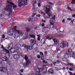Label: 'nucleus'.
I'll use <instances>...</instances> for the list:
<instances>
[{"label":"nucleus","mask_w":75,"mask_h":75,"mask_svg":"<svg viewBox=\"0 0 75 75\" xmlns=\"http://www.w3.org/2000/svg\"><path fill=\"white\" fill-rule=\"evenodd\" d=\"M1 47H1L2 48H4V46H3V45H2Z\"/></svg>","instance_id":"obj_63"},{"label":"nucleus","mask_w":75,"mask_h":75,"mask_svg":"<svg viewBox=\"0 0 75 75\" xmlns=\"http://www.w3.org/2000/svg\"><path fill=\"white\" fill-rule=\"evenodd\" d=\"M68 73H69V74L70 75H73V74L70 71H69Z\"/></svg>","instance_id":"obj_36"},{"label":"nucleus","mask_w":75,"mask_h":75,"mask_svg":"<svg viewBox=\"0 0 75 75\" xmlns=\"http://www.w3.org/2000/svg\"><path fill=\"white\" fill-rule=\"evenodd\" d=\"M10 51L11 52V53H15L16 52V49L14 48L13 47L11 48L10 50Z\"/></svg>","instance_id":"obj_14"},{"label":"nucleus","mask_w":75,"mask_h":75,"mask_svg":"<svg viewBox=\"0 0 75 75\" xmlns=\"http://www.w3.org/2000/svg\"><path fill=\"white\" fill-rule=\"evenodd\" d=\"M40 55L42 56L44 55V53H43V52H40Z\"/></svg>","instance_id":"obj_33"},{"label":"nucleus","mask_w":75,"mask_h":75,"mask_svg":"<svg viewBox=\"0 0 75 75\" xmlns=\"http://www.w3.org/2000/svg\"><path fill=\"white\" fill-rule=\"evenodd\" d=\"M31 64V60H29L26 62V63L25 64V66L27 67L29 64Z\"/></svg>","instance_id":"obj_12"},{"label":"nucleus","mask_w":75,"mask_h":75,"mask_svg":"<svg viewBox=\"0 0 75 75\" xmlns=\"http://www.w3.org/2000/svg\"><path fill=\"white\" fill-rule=\"evenodd\" d=\"M41 21L42 23H46V21H45V20L42 19L41 20Z\"/></svg>","instance_id":"obj_29"},{"label":"nucleus","mask_w":75,"mask_h":75,"mask_svg":"<svg viewBox=\"0 0 75 75\" xmlns=\"http://www.w3.org/2000/svg\"><path fill=\"white\" fill-rule=\"evenodd\" d=\"M51 40V38H49L48 39V40Z\"/></svg>","instance_id":"obj_62"},{"label":"nucleus","mask_w":75,"mask_h":75,"mask_svg":"<svg viewBox=\"0 0 75 75\" xmlns=\"http://www.w3.org/2000/svg\"><path fill=\"white\" fill-rule=\"evenodd\" d=\"M71 23H72V24H73V23H74V21L73 20H72L71 21Z\"/></svg>","instance_id":"obj_55"},{"label":"nucleus","mask_w":75,"mask_h":75,"mask_svg":"<svg viewBox=\"0 0 75 75\" xmlns=\"http://www.w3.org/2000/svg\"><path fill=\"white\" fill-rule=\"evenodd\" d=\"M42 27H44V26H45V24L44 23H42Z\"/></svg>","instance_id":"obj_42"},{"label":"nucleus","mask_w":75,"mask_h":75,"mask_svg":"<svg viewBox=\"0 0 75 75\" xmlns=\"http://www.w3.org/2000/svg\"><path fill=\"white\" fill-rule=\"evenodd\" d=\"M60 46L62 48H65L66 46L68 47L69 46V44L68 43L66 42L65 41H63L60 44Z\"/></svg>","instance_id":"obj_5"},{"label":"nucleus","mask_w":75,"mask_h":75,"mask_svg":"<svg viewBox=\"0 0 75 75\" xmlns=\"http://www.w3.org/2000/svg\"><path fill=\"white\" fill-rule=\"evenodd\" d=\"M13 47V44L11 43L10 45V47Z\"/></svg>","instance_id":"obj_41"},{"label":"nucleus","mask_w":75,"mask_h":75,"mask_svg":"<svg viewBox=\"0 0 75 75\" xmlns=\"http://www.w3.org/2000/svg\"><path fill=\"white\" fill-rule=\"evenodd\" d=\"M24 59H25V61H27L28 60V57H27V55H25V57L24 58Z\"/></svg>","instance_id":"obj_25"},{"label":"nucleus","mask_w":75,"mask_h":75,"mask_svg":"<svg viewBox=\"0 0 75 75\" xmlns=\"http://www.w3.org/2000/svg\"><path fill=\"white\" fill-rule=\"evenodd\" d=\"M37 36H38V37H40L41 36H40V35H37Z\"/></svg>","instance_id":"obj_61"},{"label":"nucleus","mask_w":75,"mask_h":75,"mask_svg":"<svg viewBox=\"0 0 75 75\" xmlns=\"http://www.w3.org/2000/svg\"><path fill=\"white\" fill-rule=\"evenodd\" d=\"M56 50H57L58 52L59 51H60V49H58V48H57Z\"/></svg>","instance_id":"obj_43"},{"label":"nucleus","mask_w":75,"mask_h":75,"mask_svg":"<svg viewBox=\"0 0 75 75\" xmlns=\"http://www.w3.org/2000/svg\"><path fill=\"white\" fill-rule=\"evenodd\" d=\"M35 4H37V1L35 0L32 1L31 4L34 6V7H35Z\"/></svg>","instance_id":"obj_16"},{"label":"nucleus","mask_w":75,"mask_h":75,"mask_svg":"<svg viewBox=\"0 0 75 75\" xmlns=\"http://www.w3.org/2000/svg\"><path fill=\"white\" fill-rule=\"evenodd\" d=\"M35 71H36L35 72V74L36 75H38L40 74V72H38V71L37 70H36V68L35 69Z\"/></svg>","instance_id":"obj_22"},{"label":"nucleus","mask_w":75,"mask_h":75,"mask_svg":"<svg viewBox=\"0 0 75 75\" xmlns=\"http://www.w3.org/2000/svg\"><path fill=\"white\" fill-rule=\"evenodd\" d=\"M75 14H73L72 15V17L73 18L75 17Z\"/></svg>","instance_id":"obj_52"},{"label":"nucleus","mask_w":75,"mask_h":75,"mask_svg":"<svg viewBox=\"0 0 75 75\" xmlns=\"http://www.w3.org/2000/svg\"><path fill=\"white\" fill-rule=\"evenodd\" d=\"M30 28H26V30L27 31V32H29L30 30Z\"/></svg>","instance_id":"obj_21"},{"label":"nucleus","mask_w":75,"mask_h":75,"mask_svg":"<svg viewBox=\"0 0 75 75\" xmlns=\"http://www.w3.org/2000/svg\"><path fill=\"white\" fill-rule=\"evenodd\" d=\"M36 70H37V71L38 70L39 72H42L44 70V68H38V67H36Z\"/></svg>","instance_id":"obj_10"},{"label":"nucleus","mask_w":75,"mask_h":75,"mask_svg":"<svg viewBox=\"0 0 75 75\" xmlns=\"http://www.w3.org/2000/svg\"><path fill=\"white\" fill-rule=\"evenodd\" d=\"M38 7H40L41 6V4L40 3H39L38 4Z\"/></svg>","instance_id":"obj_47"},{"label":"nucleus","mask_w":75,"mask_h":75,"mask_svg":"<svg viewBox=\"0 0 75 75\" xmlns=\"http://www.w3.org/2000/svg\"><path fill=\"white\" fill-rule=\"evenodd\" d=\"M38 12L39 13H41V14H44V13L43 12H42V11L40 10H38Z\"/></svg>","instance_id":"obj_24"},{"label":"nucleus","mask_w":75,"mask_h":75,"mask_svg":"<svg viewBox=\"0 0 75 75\" xmlns=\"http://www.w3.org/2000/svg\"><path fill=\"white\" fill-rule=\"evenodd\" d=\"M3 59L2 60V61H4L2 62V61H0V64L1 66H4L5 65V63L4 61H8V58L7 57H5L2 58Z\"/></svg>","instance_id":"obj_6"},{"label":"nucleus","mask_w":75,"mask_h":75,"mask_svg":"<svg viewBox=\"0 0 75 75\" xmlns=\"http://www.w3.org/2000/svg\"><path fill=\"white\" fill-rule=\"evenodd\" d=\"M29 37H31V38H32L35 39V35H29Z\"/></svg>","instance_id":"obj_18"},{"label":"nucleus","mask_w":75,"mask_h":75,"mask_svg":"<svg viewBox=\"0 0 75 75\" xmlns=\"http://www.w3.org/2000/svg\"><path fill=\"white\" fill-rule=\"evenodd\" d=\"M73 52L72 51V49H69L68 50V51L66 52L67 54H69L70 55L71 54H73Z\"/></svg>","instance_id":"obj_11"},{"label":"nucleus","mask_w":75,"mask_h":75,"mask_svg":"<svg viewBox=\"0 0 75 75\" xmlns=\"http://www.w3.org/2000/svg\"><path fill=\"white\" fill-rule=\"evenodd\" d=\"M48 72L49 73L51 74H54V70L51 69H50L48 70Z\"/></svg>","instance_id":"obj_17"},{"label":"nucleus","mask_w":75,"mask_h":75,"mask_svg":"<svg viewBox=\"0 0 75 75\" xmlns=\"http://www.w3.org/2000/svg\"><path fill=\"white\" fill-rule=\"evenodd\" d=\"M21 71L22 73H23V69H21Z\"/></svg>","instance_id":"obj_54"},{"label":"nucleus","mask_w":75,"mask_h":75,"mask_svg":"<svg viewBox=\"0 0 75 75\" xmlns=\"http://www.w3.org/2000/svg\"><path fill=\"white\" fill-rule=\"evenodd\" d=\"M62 22L63 23H65V19L63 20Z\"/></svg>","instance_id":"obj_48"},{"label":"nucleus","mask_w":75,"mask_h":75,"mask_svg":"<svg viewBox=\"0 0 75 75\" xmlns=\"http://www.w3.org/2000/svg\"><path fill=\"white\" fill-rule=\"evenodd\" d=\"M2 14H0V18L4 16H7L8 17L11 13V6L10 5L7 6L6 8H4L2 11Z\"/></svg>","instance_id":"obj_1"},{"label":"nucleus","mask_w":75,"mask_h":75,"mask_svg":"<svg viewBox=\"0 0 75 75\" xmlns=\"http://www.w3.org/2000/svg\"><path fill=\"white\" fill-rule=\"evenodd\" d=\"M65 62H67V63H68V62H69V60L66 58Z\"/></svg>","instance_id":"obj_30"},{"label":"nucleus","mask_w":75,"mask_h":75,"mask_svg":"<svg viewBox=\"0 0 75 75\" xmlns=\"http://www.w3.org/2000/svg\"><path fill=\"white\" fill-rule=\"evenodd\" d=\"M38 58H39V59H40V56L39 55H38Z\"/></svg>","instance_id":"obj_50"},{"label":"nucleus","mask_w":75,"mask_h":75,"mask_svg":"<svg viewBox=\"0 0 75 75\" xmlns=\"http://www.w3.org/2000/svg\"><path fill=\"white\" fill-rule=\"evenodd\" d=\"M70 55H71L73 57V58H75V55L74 54V52H73V54H70Z\"/></svg>","instance_id":"obj_28"},{"label":"nucleus","mask_w":75,"mask_h":75,"mask_svg":"<svg viewBox=\"0 0 75 75\" xmlns=\"http://www.w3.org/2000/svg\"><path fill=\"white\" fill-rule=\"evenodd\" d=\"M49 37H47L46 38V39H49Z\"/></svg>","instance_id":"obj_64"},{"label":"nucleus","mask_w":75,"mask_h":75,"mask_svg":"<svg viewBox=\"0 0 75 75\" xmlns=\"http://www.w3.org/2000/svg\"><path fill=\"white\" fill-rule=\"evenodd\" d=\"M16 28H17L16 26L13 27V29L10 30L8 32V34L9 35L12 36L13 35V33L15 31L16 33H18V35H19V36H22L23 35V31L20 30H16Z\"/></svg>","instance_id":"obj_2"},{"label":"nucleus","mask_w":75,"mask_h":75,"mask_svg":"<svg viewBox=\"0 0 75 75\" xmlns=\"http://www.w3.org/2000/svg\"><path fill=\"white\" fill-rule=\"evenodd\" d=\"M45 54L46 55H47V52H45Z\"/></svg>","instance_id":"obj_57"},{"label":"nucleus","mask_w":75,"mask_h":75,"mask_svg":"<svg viewBox=\"0 0 75 75\" xmlns=\"http://www.w3.org/2000/svg\"><path fill=\"white\" fill-rule=\"evenodd\" d=\"M67 9L68 10H70V11H73V10H72V9H71V8H70V7H67Z\"/></svg>","instance_id":"obj_31"},{"label":"nucleus","mask_w":75,"mask_h":75,"mask_svg":"<svg viewBox=\"0 0 75 75\" xmlns=\"http://www.w3.org/2000/svg\"><path fill=\"white\" fill-rule=\"evenodd\" d=\"M35 6H33V8L32 9V11H33V12H34V11H35V8H34Z\"/></svg>","instance_id":"obj_34"},{"label":"nucleus","mask_w":75,"mask_h":75,"mask_svg":"<svg viewBox=\"0 0 75 75\" xmlns=\"http://www.w3.org/2000/svg\"><path fill=\"white\" fill-rule=\"evenodd\" d=\"M36 16L37 17H41V15H36Z\"/></svg>","instance_id":"obj_40"},{"label":"nucleus","mask_w":75,"mask_h":75,"mask_svg":"<svg viewBox=\"0 0 75 75\" xmlns=\"http://www.w3.org/2000/svg\"><path fill=\"white\" fill-rule=\"evenodd\" d=\"M68 65H71L72 66H74V64L73 63H69V64H68Z\"/></svg>","instance_id":"obj_35"},{"label":"nucleus","mask_w":75,"mask_h":75,"mask_svg":"<svg viewBox=\"0 0 75 75\" xmlns=\"http://www.w3.org/2000/svg\"><path fill=\"white\" fill-rule=\"evenodd\" d=\"M56 17V16H55V15H54L53 17H52L51 18V19H52V20H55Z\"/></svg>","instance_id":"obj_23"},{"label":"nucleus","mask_w":75,"mask_h":75,"mask_svg":"<svg viewBox=\"0 0 75 75\" xmlns=\"http://www.w3.org/2000/svg\"><path fill=\"white\" fill-rule=\"evenodd\" d=\"M18 6L21 7L23 5L27 4V0H18Z\"/></svg>","instance_id":"obj_4"},{"label":"nucleus","mask_w":75,"mask_h":75,"mask_svg":"<svg viewBox=\"0 0 75 75\" xmlns=\"http://www.w3.org/2000/svg\"><path fill=\"white\" fill-rule=\"evenodd\" d=\"M43 68H44V67H46V65H43Z\"/></svg>","instance_id":"obj_56"},{"label":"nucleus","mask_w":75,"mask_h":75,"mask_svg":"<svg viewBox=\"0 0 75 75\" xmlns=\"http://www.w3.org/2000/svg\"><path fill=\"white\" fill-rule=\"evenodd\" d=\"M69 70L70 71H73V69H72V68H70L69 69Z\"/></svg>","instance_id":"obj_51"},{"label":"nucleus","mask_w":75,"mask_h":75,"mask_svg":"<svg viewBox=\"0 0 75 75\" xmlns=\"http://www.w3.org/2000/svg\"><path fill=\"white\" fill-rule=\"evenodd\" d=\"M40 40H41V39L40 38H38V41H40Z\"/></svg>","instance_id":"obj_49"},{"label":"nucleus","mask_w":75,"mask_h":75,"mask_svg":"<svg viewBox=\"0 0 75 75\" xmlns=\"http://www.w3.org/2000/svg\"><path fill=\"white\" fill-rule=\"evenodd\" d=\"M17 47H18V48H20V47H21V45L20 44H18V45H17Z\"/></svg>","instance_id":"obj_27"},{"label":"nucleus","mask_w":75,"mask_h":75,"mask_svg":"<svg viewBox=\"0 0 75 75\" xmlns=\"http://www.w3.org/2000/svg\"><path fill=\"white\" fill-rule=\"evenodd\" d=\"M31 45L32 46H33L34 45H35L36 42V41H35V40L34 39H31Z\"/></svg>","instance_id":"obj_15"},{"label":"nucleus","mask_w":75,"mask_h":75,"mask_svg":"<svg viewBox=\"0 0 75 75\" xmlns=\"http://www.w3.org/2000/svg\"><path fill=\"white\" fill-rule=\"evenodd\" d=\"M2 37L3 38H5V35H3Z\"/></svg>","instance_id":"obj_45"},{"label":"nucleus","mask_w":75,"mask_h":75,"mask_svg":"<svg viewBox=\"0 0 75 75\" xmlns=\"http://www.w3.org/2000/svg\"><path fill=\"white\" fill-rule=\"evenodd\" d=\"M67 20L68 21H71V20H72V19H71V18H68L67 19Z\"/></svg>","instance_id":"obj_38"},{"label":"nucleus","mask_w":75,"mask_h":75,"mask_svg":"<svg viewBox=\"0 0 75 75\" xmlns=\"http://www.w3.org/2000/svg\"><path fill=\"white\" fill-rule=\"evenodd\" d=\"M57 64V62H53V64H54V65H55V64Z\"/></svg>","instance_id":"obj_53"},{"label":"nucleus","mask_w":75,"mask_h":75,"mask_svg":"<svg viewBox=\"0 0 75 75\" xmlns=\"http://www.w3.org/2000/svg\"><path fill=\"white\" fill-rule=\"evenodd\" d=\"M13 57H14V58H18V57H19V56H18V54H15V55H14L13 56Z\"/></svg>","instance_id":"obj_20"},{"label":"nucleus","mask_w":75,"mask_h":75,"mask_svg":"<svg viewBox=\"0 0 75 75\" xmlns=\"http://www.w3.org/2000/svg\"><path fill=\"white\" fill-rule=\"evenodd\" d=\"M47 72V70H45V69L44 68V71H42V73H43V74H46Z\"/></svg>","instance_id":"obj_26"},{"label":"nucleus","mask_w":75,"mask_h":75,"mask_svg":"<svg viewBox=\"0 0 75 75\" xmlns=\"http://www.w3.org/2000/svg\"><path fill=\"white\" fill-rule=\"evenodd\" d=\"M69 54H70L66 53V54H65V56L66 57V58H69Z\"/></svg>","instance_id":"obj_19"},{"label":"nucleus","mask_w":75,"mask_h":75,"mask_svg":"<svg viewBox=\"0 0 75 75\" xmlns=\"http://www.w3.org/2000/svg\"><path fill=\"white\" fill-rule=\"evenodd\" d=\"M62 69H63V70H65V67H64Z\"/></svg>","instance_id":"obj_60"},{"label":"nucleus","mask_w":75,"mask_h":75,"mask_svg":"<svg viewBox=\"0 0 75 75\" xmlns=\"http://www.w3.org/2000/svg\"><path fill=\"white\" fill-rule=\"evenodd\" d=\"M50 25H54V24L52 23H50Z\"/></svg>","instance_id":"obj_59"},{"label":"nucleus","mask_w":75,"mask_h":75,"mask_svg":"<svg viewBox=\"0 0 75 75\" xmlns=\"http://www.w3.org/2000/svg\"><path fill=\"white\" fill-rule=\"evenodd\" d=\"M56 62L57 64H59V63L60 62V61H59V60H58L56 61Z\"/></svg>","instance_id":"obj_37"},{"label":"nucleus","mask_w":75,"mask_h":75,"mask_svg":"<svg viewBox=\"0 0 75 75\" xmlns=\"http://www.w3.org/2000/svg\"><path fill=\"white\" fill-rule=\"evenodd\" d=\"M0 71L4 73H6L7 75H9V73H8L7 69L5 68V67H1L0 68Z\"/></svg>","instance_id":"obj_7"},{"label":"nucleus","mask_w":75,"mask_h":75,"mask_svg":"<svg viewBox=\"0 0 75 75\" xmlns=\"http://www.w3.org/2000/svg\"><path fill=\"white\" fill-rule=\"evenodd\" d=\"M44 9L45 11L47 14H48V16L49 17L47 16L46 17V18L48 19L49 18H51L52 17H53V14L52 13L50 12V6H45L44 7Z\"/></svg>","instance_id":"obj_3"},{"label":"nucleus","mask_w":75,"mask_h":75,"mask_svg":"<svg viewBox=\"0 0 75 75\" xmlns=\"http://www.w3.org/2000/svg\"><path fill=\"white\" fill-rule=\"evenodd\" d=\"M2 56V54H1V53L0 52V57H1Z\"/></svg>","instance_id":"obj_58"},{"label":"nucleus","mask_w":75,"mask_h":75,"mask_svg":"<svg viewBox=\"0 0 75 75\" xmlns=\"http://www.w3.org/2000/svg\"><path fill=\"white\" fill-rule=\"evenodd\" d=\"M28 21H31V18H29L28 19Z\"/></svg>","instance_id":"obj_44"},{"label":"nucleus","mask_w":75,"mask_h":75,"mask_svg":"<svg viewBox=\"0 0 75 75\" xmlns=\"http://www.w3.org/2000/svg\"><path fill=\"white\" fill-rule=\"evenodd\" d=\"M53 41L54 42V44L55 45H57V44H58V43L59 42V40L56 39H54L53 40Z\"/></svg>","instance_id":"obj_13"},{"label":"nucleus","mask_w":75,"mask_h":75,"mask_svg":"<svg viewBox=\"0 0 75 75\" xmlns=\"http://www.w3.org/2000/svg\"><path fill=\"white\" fill-rule=\"evenodd\" d=\"M7 3H9V4H10V5H7V6H11V10H12V6H11V5H12V6H13V8H16V7H17V6L16 5H14V4L12 2H9V1H7Z\"/></svg>","instance_id":"obj_8"},{"label":"nucleus","mask_w":75,"mask_h":75,"mask_svg":"<svg viewBox=\"0 0 75 75\" xmlns=\"http://www.w3.org/2000/svg\"><path fill=\"white\" fill-rule=\"evenodd\" d=\"M66 59V58H63L62 59V61H65Z\"/></svg>","instance_id":"obj_39"},{"label":"nucleus","mask_w":75,"mask_h":75,"mask_svg":"<svg viewBox=\"0 0 75 75\" xmlns=\"http://www.w3.org/2000/svg\"><path fill=\"white\" fill-rule=\"evenodd\" d=\"M22 47H24V48H25L27 50H31L32 49V47L30 46H28L27 47V46L25 45H23L22 46Z\"/></svg>","instance_id":"obj_9"},{"label":"nucleus","mask_w":75,"mask_h":75,"mask_svg":"<svg viewBox=\"0 0 75 75\" xmlns=\"http://www.w3.org/2000/svg\"><path fill=\"white\" fill-rule=\"evenodd\" d=\"M6 52H7V53H10V52H9V51L8 50H6Z\"/></svg>","instance_id":"obj_46"},{"label":"nucleus","mask_w":75,"mask_h":75,"mask_svg":"<svg viewBox=\"0 0 75 75\" xmlns=\"http://www.w3.org/2000/svg\"><path fill=\"white\" fill-rule=\"evenodd\" d=\"M72 2H71V4H74L75 3H74V2H75V0H72Z\"/></svg>","instance_id":"obj_32"}]
</instances>
